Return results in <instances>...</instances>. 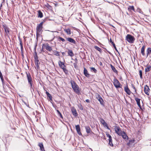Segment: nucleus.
Listing matches in <instances>:
<instances>
[{"mask_svg":"<svg viewBox=\"0 0 151 151\" xmlns=\"http://www.w3.org/2000/svg\"><path fill=\"white\" fill-rule=\"evenodd\" d=\"M35 64L36 67H35V68L37 70H38L40 69L39 65L40 64V62H35Z\"/></svg>","mask_w":151,"mask_h":151,"instance_id":"nucleus-16","label":"nucleus"},{"mask_svg":"<svg viewBox=\"0 0 151 151\" xmlns=\"http://www.w3.org/2000/svg\"><path fill=\"white\" fill-rule=\"evenodd\" d=\"M113 84L116 88L122 87V85L119 81L116 79H114V80Z\"/></svg>","mask_w":151,"mask_h":151,"instance_id":"nucleus-5","label":"nucleus"},{"mask_svg":"<svg viewBox=\"0 0 151 151\" xmlns=\"http://www.w3.org/2000/svg\"><path fill=\"white\" fill-rule=\"evenodd\" d=\"M151 68V66L150 65H148L145 68V72L146 73L149 72Z\"/></svg>","mask_w":151,"mask_h":151,"instance_id":"nucleus-23","label":"nucleus"},{"mask_svg":"<svg viewBox=\"0 0 151 151\" xmlns=\"http://www.w3.org/2000/svg\"><path fill=\"white\" fill-rule=\"evenodd\" d=\"M62 54L63 55H65V53L64 52H62Z\"/></svg>","mask_w":151,"mask_h":151,"instance_id":"nucleus-56","label":"nucleus"},{"mask_svg":"<svg viewBox=\"0 0 151 151\" xmlns=\"http://www.w3.org/2000/svg\"><path fill=\"white\" fill-rule=\"evenodd\" d=\"M137 105H138V106H139V108L140 109H142V107H141V106L140 103L138 104Z\"/></svg>","mask_w":151,"mask_h":151,"instance_id":"nucleus-51","label":"nucleus"},{"mask_svg":"<svg viewBox=\"0 0 151 151\" xmlns=\"http://www.w3.org/2000/svg\"><path fill=\"white\" fill-rule=\"evenodd\" d=\"M100 122L104 127L107 126V124L106 122L104 119H101Z\"/></svg>","mask_w":151,"mask_h":151,"instance_id":"nucleus-25","label":"nucleus"},{"mask_svg":"<svg viewBox=\"0 0 151 151\" xmlns=\"http://www.w3.org/2000/svg\"><path fill=\"white\" fill-rule=\"evenodd\" d=\"M61 151H62V150H61Z\"/></svg>","mask_w":151,"mask_h":151,"instance_id":"nucleus-63","label":"nucleus"},{"mask_svg":"<svg viewBox=\"0 0 151 151\" xmlns=\"http://www.w3.org/2000/svg\"><path fill=\"white\" fill-rule=\"evenodd\" d=\"M132 87H133V88L135 92L136 93L137 91H136V88H135V87H134L133 85L132 84Z\"/></svg>","mask_w":151,"mask_h":151,"instance_id":"nucleus-50","label":"nucleus"},{"mask_svg":"<svg viewBox=\"0 0 151 151\" xmlns=\"http://www.w3.org/2000/svg\"><path fill=\"white\" fill-rule=\"evenodd\" d=\"M84 74L85 76L87 78L90 77V75L88 73V72L87 69L85 68H84Z\"/></svg>","mask_w":151,"mask_h":151,"instance_id":"nucleus-14","label":"nucleus"},{"mask_svg":"<svg viewBox=\"0 0 151 151\" xmlns=\"http://www.w3.org/2000/svg\"><path fill=\"white\" fill-rule=\"evenodd\" d=\"M126 40L128 42L133 43L135 40V38L133 36L128 34L126 37Z\"/></svg>","mask_w":151,"mask_h":151,"instance_id":"nucleus-4","label":"nucleus"},{"mask_svg":"<svg viewBox=\"0 0 151 151\" xmlns=\"http://www.w3.org/2000/svg\"><path fill=\"white\" fill-rule=\"evenodd\" d=\"M137 141H136L134 139L129 140V142L127 143V145L129 146L130 144H131L134 142H137Z\"/></svg>","mask_w":151,"mask_h":151,"instance_id":"nucleus-19","label":"nucleus"},{"mask_svg":"<svg viewBox=\"0 0 151 151\" xmlns=\"http://www.w3.org/2000/svg\"><path fill=\"white\" fill-rule=\"evenodd\" d=\"M109 42L111 43V44L114 47V48L115 49V50H116V51H117L119 54V52L116 47L115 44H114V42L112 41L111 38L110 39Z\"/></svg>","mask_w":151,"mask_h":151,"instance_id":"nucleus-18","label":"nucleus"},{"mask_svg":"<svg viewBox=\"0 0 151 151\" xmlns=\"http://www.w3.org/2000/svg\"><path fill=\"white\" fill-rule=\"evenodd\" d=\"M1 7H0V10H1Z\"/></svg>","mask_w":151,"mask_h":151,"instance_id":"nucleus-62","label":"nucleus"},{"mask_svg":"<svg viewBox=\"0 0 151 151\" xmlns=\"http://www.w3.org/2000/svg\"><path fill=\"white\" fill-rule=\"evenodd\" d=\"M145 46H143L142 47L141 49V53L143 56H144L145 55Z\"/></svg>","mask_w":151,"mask_h":151,"instance_id":"nucleus-27","label":"nucleus"},{"mask_svg":"<svg viewBox=\"0 0 151 151\" xmlns=\"http://www.w3.org/2000/svg\"><path fill=\"white\" fill-rule=\"evenodd\" d=\"M106 135L107 137H108L109 138V139H112L111 136L109 134L107 133L106 134Z\"/></svg>","mask_w":151,"mask_h":151,"instance_id":"nucleus-48","label":"nucleus"},{"mask_svg":"<svg viewBox=\"0 0 151 151\" xmlns=\"http://www.w3.org/2000/svg\"><path fill=\"white\" fill-rule=\"evenodd\" d=\"M128 10L130 12H131L132 11H134L135 10L134 6H129L128 8Z\"/></svg>","mask_w":151,"mask_h":151,"instance_id":"nucleus-26","label":"nucleus"},{"mask_svg":"<svg viewBox=\"0 0 151 151\" xmlns=\"http://www.w3.org/2000/svg\"><path fill=\"white\" fill-rule=\"evenodd\" d=\"M58 65L60 68L62 66V65H63L64 64V63L63 62H62L60 61H59L58 62Z\"/></svg>","mask_w":151,"mask_h":151,"instance_id":"nucleus-41","label":"nucleus"},{"mask_svg":"<svg viewBox=\"0 0 151 151\" xmlns=\"http://www.w3.org/2000/svg\"><path fill=\"white\" fill-rule=\"evenodd\" d=\"M72 112L73 114L75 116H76L78 115V114L76 109L74 107H73L71 109Z\"/></svg>","mask_w":151,"mask_h":151,"instance_id":"nucleus-15","label":"nucleus"},{"mask_svg":"<svg viewBox=\"0 0 151 151\" xmlns=\"http://www.w3.org/2000/svg\"><path fill=\"white\" fill-rule=\"evenodd\" d=\"M86 101L87 103H89L90 100L89 99H86Z\"/></svg>","mask_w":151,"mask_h":151,"instance_id":"nucleus-53","label":"nucleus"},{"mask_svg":"<svg viewBox=\"0 0 151 151\" xmlns=\"http://www.w3.org/2000/svg\"><path fill=\"white\" fill-rule=\"evenodd\" d=\"M44 22V21L42 22L39 24H38L36 28L37 37L39 36L41 34L42 31V25Z\"/></svg>","mask_w":151,"mask_h":151,"instance_id":"nucleus-3","label":"nucleus"},{"mask_svg":"<svg viewBox=\"0 0 151 151\" xmlns=\"http://www.w3.org/2000/svg\"><path fill=\"white\" fill-rule=\"evenodd\" d=\"M46 93L47 94V96L49 95V94H50L47 91H46Z\"/></svg>","mask_w":151,"mask_h":151,"instance_id":"nucleus-55","label":"nucleus"},{"mask_svg":"<svg viewBox=\"0 0 151 151\" xmlns=\"http://www.w3.org/2000/svg\"><path fill=\"white\" fill-rule=\"evenodd\" d=\"M56 111L58 113V116H59L62 119H63V116L61 113L60 112V111L58 110H56Z\"/></svg>","mask_w":151,"mask_h":151,"instance_id":"nucleus-37","label":"nucleus"},{"mask_svg":"<svg viewBox=\"0 0 151 151\" xmlns=\"http://www.w3.org/2000/svg\"><path fill=\"white\" fill-rule=\"evenodd\" d=\"M109 52V54H111V52Z\"/></svg>","mask_w":151,"mask_h":151,"instance_id":"nucleus-60","label":"nucleus"},{"mask_svg":"<svg viewBox=\"0 0 151 151\" xmlns=\"http://www.w3.org/2000/svg\"><path fill=\"white\" fill-rule=\"evenodd\" d=\"M64 31L68 35H70L71 34L70 30L69 28L65 29H64Z\"/></svg>","mask_w":151,"mask_h":151,"instance_id":"nucleus-24","label":"nucleus"},{"mask_svg":"<svg viewBox=\"0 0 151 151\" xmlns=\"http://www.w3.org/2000/svg\"><path fill=\"white\" fill-rule=\"evenodd\" d=\"M76 128L77 132L78 134L80 135H81L82 134L81 132V129L79 125L76 126Z\"/></svg>","mask_w":151,"mask_h":151,"instance_id":"nucleus-12","label":"nucleus"},{"mask_svg":"<svg viewBox=\"0 0 151 151\" xmlns=\"http://www.w3.org/2000/svg\"><path fill=\"white\" fill-rule=\"evenodd\" d=\"M47 96L50 100H51L52 99V96L50 94H49V95H47Z\"/></svg>","mask_w":151,"mask_h":151,"instance_id":"nucleus-49","label":"nucleus"},{"mask_svg":"<svg viewBox=\"0 0 151 151\" xmlns=\"http://www.w3.org/2000/svg\"><path fill=\"white\" fill-rule=\"evenodd\" d=\"M72 88L73 90L77 94L79 95L81 94V92L79 90V87L76 82L73 81L71 80L70 81Z\"/></svg>","mask_w":151,"mask_h":151,"instance_id":"nucleus-1","label":"nucleus"},{"mask_svg":"<svg viewBox=\"0 0 151 151\" xmlns=\"http://www.w3.org/2000/svg\"><path fill=\"white\" fill-rule=\"evenodd\" d=\"M43 16L42 13V12L39 10L38 11V17L42 18Z\"/></svg>","mask_w":151,"mask_h":151,"instance_id":"nucleus-30","label":"nucleus"},{"mask_svg":"<svg viewBox=\"0 0 151 151\" xmlns=\"http://www.w3.org/2000/svg\"><path fill=\"white\" fill-rule=\"evenodd\" d=\"M80 109L81 110H83V108L82 107V109H81V108H80Z\"/></svg>","mask_w":151,"mask_h":151,"instance_id":"nucleus-61","label":"nucleus"},{"mask_svg":"<svg viewBox=\"0 0 151 151\" xmlns=\"http://www.w3.org/2000/svg\"><path fill=\"white\" fill-rule=\"evenodd\" d=\"M94 48L98 51H99L101 53L102 52V50L101 48L97 46H95L94 47Z\"/></svg>","mask_w":151,"mask_h":151,"instance_id":"nucleus-35","label":"nucleus"},{"mask_svg":"<svg viewBox=\"0 0 151 151\" xmlns=\"http://www.w3.org/2000/svg\"><path fill=\"white\" fill-rule=\"evenodd\" d=\"M19 41L20 42V47H21V51L22 52L23 51V44H22V39L20 38L19 37Z\"/></svg>","mask_w":151,"mask_h":151,"instance_id":"nucleus-20","label":"nucleus"},{"mask_svg":"<svg viewBox=\"0 0 151 151\" xmlns=\"http://www.w3.org/2000/svg\"><path fill=\"white\" fill-rule=\"evenodd\" d=\"M147 57L148 55L150 53H151V48H148L147 50Z\"/></svg>","mask_w":151,"mask_h":151,"instance_id":"nucleus-29","label":"nucleus"},{"mask_svg":"<svg viewBox=\"0 0 151 151\" xmlns=\"http://www.w3.org/2000/svg\"><path fill=\"white\" fill-rule=\"evenodd\" d=\"M4 29L5 31L6 34H8L9 33V29L7 27H4Z\"/></svg>","mask_w":151,"mask_h":151,"instance_id":"nucleus-28","label":"nucleus"},{"mask_svg":"<svg viewBox=\"0 0 151 151\" xmlns=\"http://www.w3.org/2000/svg\"><path fill=\"white\" fill-rule=\"evenodd\" d=\"M109 145L111 147L113 146V145L112 142V139H109Z\"/></svg>","mask_w":151,"mask_h":151,"instance_id":"nucleus-36","label":"nucleus"},{"mask_svg":"<svg viewBox=\"0 0 151 151\" xmlns=\"http://www.w3.org/2000/svg\"><path fill=\"white\" fill-rule=\"evenodd\" d=\"M110 66H111V68L112 70L113 71L116 73H117L118 71L116 70V69L111 64Z\"/></svg>","mask_w":151,"mask_h":151,"instance_id":"nucleus-31","label":"nucleus"},{"mask_svg":"<svg viewBox=\"0 0 151 151\" xmlns=\"http://www.w3.org/2000/svg\"><path fill=\"white\" fill-rule=\"evenodd\" d=\"M124 131H122L121 129L119 131V132L118 133H117V134L119 136H121L122 134H123V132H124Z\"/></svg>","mask_w":151,"mask_h":151,"instance_id":"nucleus-42","label":"nucleus"},{"mask_svg":"<svg viewBox=\"0 0 151 151\" xmlns=\"http://www.w3.org/2000/svg\"><path fill=\"white\" fill-rule=\"evenodd\" d=\"M106 127H107V128L108 129H109V127L108 126V124H107V126H106Z\"/></svg>","mask_w":151,"mask_h":151,"instance_id":"nucleus-57","label":"nucleus"},{"mask_svg":"<svg viewBox=\"0 0 151 151\" xmlns=\"http://www.w3.org/2000/svg\"><path fill=\"white\" fill-rule=\"evenodd\" d=\"M39 146L41 150L42 151H45L43 145L42 143H39Z\"/></svg>","mask_w":151,"mask_h":151,"instance_id":"nucleus-22","label":"nucleus"},{"mask_svg":"<svg viewBox=\"0 0 151 151\" xmlns=\"http://www.w3.org/2000/svg\"><path fill=\"white\" fill-rule=\"evenodd\" d=\"M135 100L136 101L137 103V104L140 103V99H139L137 98L136 97L135 98Z\"/></svg>","mask_w":151,"mask_h":151,"instance_id":"nucleus-38","label":"nucleus"},{"mask_svg":"<svg viewBox=\"0 0 151 151\" xmlns=\"http://www.w3.org/2000/svg\"><path fill=\"white\" fill-rule=\"evenodd\" d=\"M75 60L76 61V62L75 63H74L73 64V65L75 68H76L77 67V59L76 58L75 59Z\"/></svg>","mask_w":151,"mask_h":151,"instance_id":"nucleus-40","label":"nucleus"},{"mask_svg":"<svg viewBox=\"0 0 151 151\" xmlns=\"http://www.w3.org/2000/svg\"><path fill=\"white\" fill-rule=\"evenodd\" d=\"M137 105H138V106H139V108L140 109H142V107H141V106L140 103L138 104Z\"/></svg>","mask_w":151,"mask_h":151,"instance_id":"nucleus-52","label":"nucleus"},{"mask_svg":"<svg viewBox=\"0 0 151 151\" xmlns=\"http://www.w3.org/2000/svg\"><path fill=\"white\" fill-rule=\"evenodd\" d=\"M55 55L57 56H60L59 52L56 51H55Z\"/></svg>","mask_w":151,"mask_h":151,"instance_id":"nucleus-45","label":"nucleus"},{"mask_svg":"<svg viewBox=\"0 0 151 151\" xmlns=\"http://www.w3.org/2000/svg\"><path fill=\"white\" fill-rule=\"evenodd\" d=\"M124 90L125 92L129 95H130L131 92L129 88L127 85L124 87Z\"/></svg>","mask_w":151,"mask_h":151,"instance_id":"nucleus-11","label":"nucleus"},{"mask_svg":"<svg viewBox=\"0 0 151 151\" xmlns=\"http://www.w3.org/2000/svg\"><path fill=\"white\" fill-rule=\"evenodd\" d=\"M37 46V44H36V45H35V46H34V52L35 54H37V53L36 51V49Z\"/></svg>","mask_w":151,"mask_h":151,"instance_id":"nucleus-44","label":"nucleus"},{"mask_svg":"<svg viewBox=\"0 0 151 151\" xmlns=\"http://www.w3.org/2000/svg\"><path fill=\"white\" fill-rule=\"evenodd\" d=\"M27 77L28 83L30 85V90L31 91L32 93L33 94L32 91V90H33L34 92V87L33 85L32 78L29 73H27Z\"/></svg>","mask_w":151,"mask_h":151,"instance_id":"nucleus-2","label":"nucleus"},{"mask_svg":"<svg viewBox=\"0 0 151 151\" xmlns=\"http://www.w3.org/2000/svg\"><path fill=\"white\" fill-rule=\"evenodd\" d=\"M85 128L86 130V132L87 133H89L91 132L92 133H93L91 131V129L89 127L86 126L85 127Z\"/></svg>","mask_w":151,"mask_h":151,"instance_id":"nucleus-17","label":"nucleus"},{"mask_svg":"<svg viewBox=\"0 0 151 151\" xmlns=\"http://www.w3.org/2000/svg\"><path fill=\"white\" fill-rule=\"evenodd\" d=\"M121 130V129L119 127H117L116 126L115 127V132L117 134L118 132L120 131V130Z\"/></svg>","mask_w":151,"mask_h":151,"instance_id":"nucleus-33","label":"nucleus"},{"mask_svg":"<svg viewBox=\"0 0 151 151\" xmlns=\"http://www.w3.org/2000/svg\"><path fill=\"white\" fill-rule=\"evenodd\" d=\"M34 58L35 59V62H39V60H38V57L37 55V54H35L34 56Z\"/></svg>","mask_w":151,"mask_h":151,"instance_id":"nucleus-32","label":"nucleus"},{"mask_svg":"<svg viewBox=\"0 0 151 151\" xmlns=\"http://www.w3.org/2000/svg\"><path fill=\"white\" fill-rule=\"evenodd\" d=\"M43 48H45V49L48 51H51L52 50V49L51 47L50 46L49 44L48 43L44 44H43L42 48V50Z\"/></svg>","mask_w":151,"mask_h":151,"instance_id":"nucleus-6","label":"nucleus"},{"mask_svg":"<svg viewBox=\"0 0 151 151\" xmlns=\"http://www.w3.org/2000/svg\"><path fill=\"white\" fill-rule=\"evenodd\" d=\"M66 39L70 43L74 44H76V42L75 40L74 39L71 38L66 37Z\"/></svg>","mask_w":151,"mask_h":151,"instance_id":"nucleus-8","label":"nucleus"},{"mask_svg":"<svg viewBox=\"0 0 151 151\" xmlns=\"http://www.w3.org/2000/svg\"><path fill=\"white\" fill-rule=\"evenodd\" d=\"M45 6L47 8L49 9H51L52 8V6L48 4H47L45 5Z\"/></svg>","mask_w":151,"mask_h":151,"instance_id":"nucleus-46","label":"nucleus"},{"mask_svg":"<svg viewBox=\"0 0 151 151\" xmlns=\"http://www.w3.org/2000/svg\"><path fill=\"white\" fill-rule=\"evenodd\" d=\"M68 55L71 57H73L74 56V54L71 50H68Z\"/></svg>","mask_w":151,"mask_h":151,"instance_id":"nucleus-21","label":"nucleus"},{"mask_svg":"<svg viewBox=\"0 0 151 151\" xmlns=\"http://www.w3.org/2000/svg\"><path fill=\"white\" fill-rule=\"evenodd\" d=\"M90 69L91 71H93L94 73H96L97 72V70L96 69L93 67H91Z\"/></svg>","mask_w":151,"mask_h":151,"instance_id":"nucleus-39","label":"nucleus"},{"mask_svg":"<svg viewBox=\"0 0 151 151\" xmlns=\"http://www.w3.org/2000/svg\"><path fill=\"white\" fill-rule=\"evenodd\" d=\"M58 39H59L60 40H61L63 42H64L65 41L64 39L63 38L61 37H59L58 38Z\"/></svg>","mask_w":151,"mask_h":151,"instance_id":"nucleus-47","label":"nucleus"},{"mask_svg":"<svg viewBox=\"0 0 151 151\" xmlns=\"http://www.w3.org/2000/svg\"><path fill=\"white\" fill-rule=\"evenodd\" d=\"M0 77L2 82L3 85V86H4V80L2 74L1 72L0 73Z\"/></svg>","mask_w":151,"mask_h":151,"instance_id":"nucleus-34","label":"nucleus"},{"mask_svg":"<svg viewBox=\"0 0 151 151\" xmlns=\"http://www.w3.org/2000/svg\"><path fill=\"white\" fill-rule=\"evenodd\" d=\"M121 136H122V138L124 139L125 140H127L129 139V137L125 132H123V134Z\"/></svg>","mask_w":151,"mask_h":151,"instance_id":"nucleus-9","label":"nucleus"},{"mask_svg":"<svg viewBox=\"0 0 151 151\" xmlns=\"http://www.w3.org/2000/svg\"><path fill=\"white\" fill-rule=\"evenodd\" d=\"M46 93L47 94V96L49 95V94H50L47 91H46Z\"/></svg>","mask_w":151,"mask_h":151,"instance_id":"nucleus-54","label":"nucleus"},{"mask_svg":"<svg viewBox=\"0 0 151 151\" xmlns=\"http://www.w3.org/2000/svg\"><path fill=\"white\" fill-rule=\"evenodd\" d=\"M139 74L140 76V78L141 79L142 78V71L141 70H139Z\"/></svg>","mask_w":151,"mask_h":151,"instance_id":"nucleus-43","label":"nucleus"},{"mask_svg":"<svg viewBox=\"0 0 151 151\" xmlns=\"http://www.w3.org/2000/svg\"><path fill=\"white\" fill-rule=\"evenodd\" d=\"M99 64L101 66L102 65V63L101 62H100Z\"/></svg>","mask_w":151,"mask_h":151,"instance_id":"nucleus-58","label":"nucleus"},{"mask_svg":"<svg viewBox=\"0 0 151 151\" xmlns=\"http://www.w3.org/2000/svg\"><path fill=\"white\" fill-rule=\"evenodd\" d=\"M96 97L97 100L100 102V103L101 104H103L104 101L101 96L99 94H97L96 95Z\"/></svg>","mask_w":151,"mask_h":151,"instance_id":"nucleus-7","label":"nucleus"},{"mask_svg":"<svg viewBox=\"0 0 151 151\" xmlns=\"http://www.w3.org/2000/svg\"><path fill=\"white\" fill-rule=\"evenodd\" d=\"M63 65L60 68L63 70L65 74H68V71L66 69V66L64 65V63Z\"/></svg>","mask_w":151,"mask_h":151,"instance_id":"nucleus-10","label":"nucleus"},{"mask_svg":"<svg viewBox=\"0 0 151 151\" xmlns=\"http://www.w3.org/2000/svg\"><path fill=\"white\" fill-rule=\"evenodd\" d=\"M3 2H2L1 3V5H0V7H1L2 6V4Z\"/></svg>","mask_w":151,"mask_h":151,"instance_id":"nucleus-59","label":"nucleus"},{"mask_svg":"<svg viewBox=\"0 0 151 151\" xmlns=\"http://www.w3.org/2000/svg\"><path fill=\"white\" fill-rule=\"evenodd\" d=\"M149 90V87L147 85H146L144 88V92L147 95H149L148 92Z\"/></svg>","mask_w":151,"mask_h":151,"instance_id":"nucleus-13","label":"nucleus"}]
</instances>
